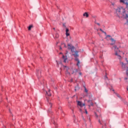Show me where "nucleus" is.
<instances>
[{"instance_id":"obj_1","label":"nucleus","mask_w":128,"mask_h":128,"mask_svg":"<svg viewBox=\"0 0 128 128\" xmlns=\"http://www.w3.org/2000/svg\"><path fill=\"white\" fill-rule=\"evenodd\" d=\"M46 98L47 99L48 104L49 108L48 110V112H52V103L50 100H48V96H52V94L50 93V90H48V92L46 91Z\"/></svg>"},{"instance_id":"obj_2","label":"nucleus","mask_w":128,"mask_h":128,"mask_svg":"<svg viewBox=\"0 0 128 128\" xmlns=\"http://www.w3.org/2000/svg\"><path fill=\"white\" fill-rule=\"evenodd\" d=\"M125 12L124 9V8H122V7L118 8L116 10V12L118 14H122V12Z\"/></svg>"},{"instance_id":"obj_3","label":"nucleus","mask_w":128,"mask_h":128,"mask_svg":"<svg viewBox=\"0 0 128 128\" xmlns=\"http://www.w3.org/2000/svg\"><path fill=\"white\" fill-rule=\"evenodd\" d=\"M70 73L72 74H74V76H76V74H78V69H72L70 70Z\"/></svg>"},{"instance_id":"obj_4","label":"nucleus","mask_w":128,"mask_h":128,"mask_svg":"<svg viewBox=\"0 0 128 128\" xmlns=\"http://www.w3.org/2000/svg\"><path fill=\"white\" fill-rule=\"evenodd\" d=\"M68 50H71V52H74V46L72 45L68 44Z\"/></svg>"},{"instance_id":"obj_5","label":"nucleus","mask_w":128,"mask_h":128,"mask_svg":"<svg viewBox=\"0 0 128 128\" xmlns=\"http://www.w3.org/2000/svg\"><path fill=\"white\" fill-rule=\"evenodd\" d=\"M114 50H115V55L118 56H120H120L118 54V52H120V50H118V48L116 46H114Z\"/></svg>"},{"instance_id":"obj_6","label":"nucleus","mask_w":128,"mask_h":128,"mask_svg":"<svg viewBox=\"0 0 128 128\" xmlns=\"http://www.w3.org/2000/svg\"><path fill=\"white\" fill-rule=\"evenodd\" d=\"M86 96L89 98V100H92V94L88 93L86 94Z\"/></svg>"},{"instance_id":"obj_7","label":"nucleus","mask_w":128,"mask_h":128,"mask_svg":"<svg viewBox=\"0 0 128 128\" xmlns=\"http://www.w3.org/2000/svg\"><path fill=\"white\" fill-rule=\"evenodd\" d=\"M77 102L78 106H79L80 108H82V106H86V104L82 103V102L77 101Z\"/></svg>"},{"instance_id":"obj_8","label":"nucleus","mask_w":128,"mask_h":128,"mask_svg":"<svg viewBox=\"0 0 128 128\" xmlns=\"http://www.w3.org/2000/svg\"><path fill=\"white\" fill-rule=\"evenodd\" d=\"M40 74H42V72H40V70H36V74L38 78H40V76H41Z\"/></svg>"},{"instance_id":"obj_9","label":"nucleus","mask_w":128,"mask_h":128,"mask_svg":"<svg viewBox=\"0 0 128 128\" xmlns=\"http://www.w3.org/2000/svg\"><path fill=\"white\" fill-rule=\"evenodd\" d=\"M120 2L126 4V7L128 8V0H120Z\"/></svg>"},{"instance_id":"obj_10","label":"nucleus","mask_w":128,"mask_h":128,"mask_svg":"<svg viewBox=\"0 0 128 128\" xmlns=\"http://www.w3.org/2000/svg\"><path fill=\"white\" fill-rule=\"evenodd\" d=\"M122 16H123L124 18H128V14L126 13V11L122 12Z\"/></svg>"},{"instance_id":"obj_11","label":"nucleus","mask_w":128,"mask_h":128,"mask_svg":"<svg viewBox=\"0 0 128 128\" xmlns=\"http://www.w3.org/2000/svg\"><path fill=\"white\" fill-rule=\"evenodd\" d=\"M88 102L90 104V105H88V106H93L94 103L92 102V100H88Z\"/></svg>"},{"instance_id":"obj_12","label":"nucleus","mask_w":128,"mask_h":128,"mask_svg":"<svg viewBox=\"0 0 128 128\" xmlns=\"http://www.w3.org/2000/svg\"><path fill=\"white\" fill-rule=\"evenodd\" d=\"M78 51H76L75 52V54H73L72 56H74V58H78Z\"/></svg>"},{"instance_id":"obj_13","label":"nucleus","mask_w":128,"mask_h":128,"mask_svg":"<svg viewBox=\"0 0 128 128\" xmlns=\"http://www.w3.org/2000/svg\"><path fill=\"white\" fill-rule=\"evenodd\" d=\"M62 58L64 60V62H66V60H68V58L66 56H62Z\"/></svg>"},{"instance_id":"obj_14","label":"nucleus","mask_w":128,"mask_h":128,"mask_svg":"<svg viewBox=\"0 0 128 128\" xmlns=\"http://www.w3.org/2000/svg\"><path fill=\"white\" fill-rule=\"evenodd\" d=\"M110 40L112 42V44H110L111 46H112V44H116V40H114V38H111Z\"/></svg>"},{"instance_id":"obj_15","label":"nucleus","mask_w":128,"mask_h":128,"mask_svg":"<svg viewBox=\"0 0 128 128\" xmlns=\"http://www.w3.org/2000/svg\"><path fill=\"white\" fill-rule=\"evenodd\" d=\"M83 16H86V18H88V14L87 12H84L83 14Z\"/></svg>"},{"instance_id":"obj_16","label":"nucleus","mask_w":128,"mask_h":128,"mask_svg":"<svg viewBox=\"0 0 128 128\" xmlns=\"http://www.w3.org/2000/svg\"><path fill=\"white\" fill-rule=\"evenodd\" d=\"M32 26H30L28 28V30H32Z\"/></svg>"},{"instance_id":"obj_17","label":"nucleus","mask_w":128,"mask_h":128,"mask_svg":"<svg viewBox=\"0 0 128 128\" xmlns=\"http://www.w3.org/2000/svg\"><path fill=\"white\" fill-rule=\"evenodd\" d=\"M58 36H59L58 34H56V35H55V38H58Z\"/></svg>"},{"instance_id":"obj_18","label":"nucleus","mask_w":128,"mask_h":128,"mask_svg":"<svg viewBox=\"0 0 128 128\" xmlns=\"http://www.w3.org/2000/svg\"><path fill=\"white\" fill-rule=\"evenodd\" d=\"M84 90H85L86 92V94H88V90H86V87H84Z\"/></svg>"},{"instance_id":"obj_19","label":"nucleus","mask_w":128,"mask_h":128,"mask_svg":"<svg viewBox=\"0 0 128 128\" xmlns=\"http://www.w3.org/2000/svg\"><path fill=\"white\" fill-rule=\"evenodd\" d=\"M62 46H64V48H66V45L64 43H62Z\"/></svg>"},{"instance_id":"obj_20","label":"nucleus","mask_w":128,"mask_h":128,"mask_svg":"<svg viewBox=\"0 0 128 128\" xmlns=\"http://www.w3.org/2000/svg\"><path fill=\"white\" fill-rule=\"evenodd\" d=\"M77 66H80V60H78V61H77Z\"/></svg>"},{"instance_id":"obj_21","label":"nucleus","mask_w":128,"mask_h":128,"mask_svg":"<svg viewBox=\"0 0 128 128\" xmlns=\"http://www.w3.org/2000/svg\"><path fill=\"white\" fill-rule=\"evenodd\" d=\"M66 36H70V33H68V32H67L66 33Z\"/></svg>"},{"instance_id":"obj_22","label":"nucleus","mask_w":128,"mask_h":128,"mask_svg":"<svg viewBox=\"0 0 128 128\" xmlns=\"http://www.w3.org/2000/svg\"><path fill=\"white\" fill-rule=\"evenodd\" d=\"M66 32H69L68 28H66Z\"/></svg>"},{"instance_id":"obj_23","label":"nucleus","mask_w":128,"mask_h":128,"mask_svg":"<svg viewBox=\"0 0 128 128\" xmlns=\"http://www.w3.org/2000/svg\"><path fill=\"white\" fill-rule=\"evenodd\" d=\"M75 60H76L77 62H78V60H80L77 58V57L76 58Z\"/></svg>"},{"instance_id":"obj_24","label":"nucleus","mask_w":128,"mask_h":128,"mask_svg":"<svg viewBox=\"0 0 128 128\" xmlns=\"http://www.w3.org/2000/svg\"><path fill=\"white\" fill-rule=\"evenodd\" d=\"M98 122H99L100 124H102V122H100V120H98Z\"/></svg>"},{"instance_id":"obj_25","label":"nucleus","mask_w":128,"mask_h":128,"mask_svg":"<svg viewBox=\"0 0 128 128\" xmlns=\"http://www.w3.org/2000/svg\"><path fill=\"white\" fill-rule=\"evenodd\" d=\"M102 128H106V124H104V126H103Z\"/></svg>"},{"instance_id":"obj_26","label":"nucleus","mask_w":128,"mask_h":128,"mask_svg":"<svg viewBox=\"0 0 128 128\" xmlns=\"http://www.w3.org/2000/svg\"><path fill=\"white\" fill-rule=\"evenodd\" d=\"M95 24H98V26H100V24L99 23H98L96 22H95Z\"/></svg>"},{"instance_id":"obj_27","label":"nucleus","mask_w":128,"mask_h":128,"mask_svg":"<svg viewBox=\"0 0 128 128\" xmlns=\"http://www.w3.org/2000/svg\"><path fill=\"white\" fill-rule=\"evenodd\" d=\"M100 32H104V31L103 30H102V28H100Z\"/></svg>"},{"instance_id":"obj_28","label":"nucleus","mask_w":128,"mask_h":128,"mask_svg":"<svg viewBox=\"0 0 128 128\" xmlns=\"http://www.w3.org/2000/svg\"><path fill=\"white\" fill-rule=\"evenodd\" d=\"M60 50H62V46H60Z\"/></svg>"},{"instance_id":"obj_29","label":"nucleus","mask_w":128,"mask_h":128,"mask_svg":"<svg viewBox=\"0 0 128 128\" xmlns=\"http://www.w3.org/2000/svg\"><path fill=\"white\" fill-rule=\"evenodd\" d=\"M106 38H110V35H107Z\"/></svg>"},{"instance_id":"obj_30","label":"nucleus","mask_w":128,"mask_h":128,"mask_svg":"<svg viewBox=\"0 0 128 128\" xmlns=\"http://www.w3.org/2000/svg\"><path fill=\"white\" fill-rule=\"evenodd\" d=\"M78 74H80V76H82V72H78Z\"/></svg>"},{"instance_id":"obj_31","label":"nucleus","mask_w":128,"mask_h":128,"mask_svg":"<svg viewBox=\"0 0 128 128\" xmlns=\"http://www.w3.org/2000/svg\"><path fill=\"white\" fill-rule=\"evenodd\" d=\"M104 34L105 36H106V32H104Z\"/></svg>"},{"instance_id":"obj_32","label":"nucleus","mask_w":128,"mask_h":128,"mask_svg":"<svg viewBox=\"0 0 128 128\" xmlns=\"http://www.w3.org/2000/svg\"><path fill=\"white\" fill-rule=\"evenodd\" d=\"M86 114H88V111H86Z\"/></svg>"},{"instance_id":"obj_33","label":"nucleus","mask_w":128,"mask_h":128,"mask_svg":"<svg viewBox=\"0 0 128 128\" xmlns=\"http://www.w3.org/2000/svg\"><path fill=\"white\" fill-rule=\"evenodd\" d=\"M95 116L98 118V114L95 113Z\"/></svg>"},{"instance_id":"obj_34","label":"nucleus","mask_w":128,"mask_h":128,"mask_svg":"<svg viewBox=\"0 0 128 128\" xmlns=\"http://www.w3.org/2000/svg\"><path fill=\"white\" fill-rule=\"evenodd\" d=\"M127 24L128 26V22L126 24Z\"/></svg>"},{"instance_id":"obj_35","label":"nucleus","mask_w":128,"mask_h":128,"mask_svg":"<svg viewBox=\"0 0 128 128\" xmlns=\"http://www.w3.org/2000/svg\"><path fill=\"white\" fill-rule=\"evenodd\" d=\"M117 96H118V98H120V96H118V94H117Z\"/></svg>"},{"instance_id":"obj_36","label":"nucleus","mask_w":128,"mask_h":128,"mask_svg":"<svg viewBox=\"0 0 128 128\" xmlns=\"http://www.w3.org/2000/svg\"><path fill=\"white\" fill-rule=\"evenodd\" d=\"M71 82H72V79L71 80Z\"/></svg>"},{"instance_id":"obj_37","label":"nucleus","mask_w":128,"mask_h":128,"mask_svg":"<svg viewBox=\"0 0 128 128\" xmlns=\"http://www.w3.org/2000/svg\"><path fill=\"white\" fill-rule=\"evenodd\" d=\"M89 120L90 122V118H89Z\"/></svg>"},{"instance_id":"obj_38","label":"nucleus","mask_w":128,"mask_h":128,"mask_svg":"<svg viewBox=\"0 0 128 128\" xmlns=\"http://www.w3.org/2000/svg\"><path fill=\"white\" fill-rule=\"evenodd\" d=\"M80 112H82V109H80Z\"/></svg>"},{"instance_id":"obj_39","label":"nucleus","mask_w":128,"mask_h":128,"mask_svg":"<svg viewBox=\"0 0 128 128\" xmlns=\"http://www.w3.org/2000/svg\"><path fill=\"white\" fill-rule=\"evenodd\" d=\"M127 90H128V88H127Z\"/></svg>"},{"instance_id":"obj_40","label":"nucleus","mask_w":128,"mask_h":128,"mask_svg":"<svg viewBox=\"0 0 128 128\" xmlns=\"http://www.w3.org/2000/svg\"><path fill=\"white\" fill-rule=\"evenodd\" d=\"M53 30H56V28H54Z\"/></svg>"},{"instance_id":"obj_41","label":"nucleus","mask_w":128,"mask_h":128,"mask_svg":"<svg viewBox=\"0 0 128 128\" xmlns=\"http://www.w3.org/2000/svg\"><path fill=\"white\" fill-rule=\"evenodd\" d=\"M62 54V52L60 53V54Z\"/></svg>"}]
</instances>
